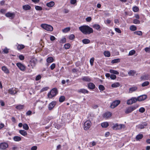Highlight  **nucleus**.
I'll use <instances>...</instances> for the list:
<instances>
[{"label":"nucleus","instance_id":"6e6552de","mask_svg":"<svg viewBox=\"0 0 150 150\" xmlns=\"http://www.w3.org/2000/svg\"><path fill=\"white\" fill-rule=\"evenodd\" d=\"M16 64L19 69L21 71H24L25 70V67L22 64L18 62Z\"/></svg>","mask_w":150,"mask_h":150},{"label":"nucleus","instance_id":"f257e3e1","mask_svg":"<svg viewBox=\"0 0 150 150\" xmlns=\"http://www.w3.org/2000/svg\"><path fill=\"white\" fill-rule=\"evenodd\" d=\"M79 30L84 34H90L93 33V29L88 25H83L79 27Z\"/></svg>","mask_w":150,"mask_h":150},{"label":"nucleus","instance_id":"f3484780","mask_svg":"<svg viewBox=\"0 0 150 150\" xmlns=\"http://www.w3.org/2000/svg\"><path fill=\"white\" fill-rule=\"evenodd\" d=\"M111 116V113L110 112H107L105 113L103 117L104 118H108L110 117Z\"/></svg>","mask_w":150,"mask_h":150},{"label":"nucleus","instance_id":"2f4dec72","mask_svg":"<svg viewBox=\"0 0 150 150\" xmlns=\"http://www.w3.org/2000/svg\"><path fill=\"white\" fill-rule=\"evenodd\" d=\"M110 72L111 73L116 75H118L119 74V72L118 71L112 69L110 70Z\"/></svg>","mask_w":150,"mask_h":150},{"label":"nucleus","instance_id":"cd10ccee","mask_svg":"<svg viewBox=\"0 0 150 150\" xmlns=\"http://www.w3.org/2000/svg\"><path fill=\"white\" fill-rule=\"evenodd\" d=\"M120 86V84L119 82H115L113 83L111 85V86L113 88H117L118 87Z\"/></svg>","mask_w":150,"mask_h":150},{"label":"nucleus","instance_id":"864d4df0","mask_svg":"<svg viewBox=\"0 0 150 150\" xmlns=\"http://www.w3.org/2000/svg\"><path fill=\"white\" fill-rule=\"evenodd\" d=\"M49 88L48 87H46L42 88L40 90V92H43L48 90Z\"/></svg>","mask_w":150,"mask_h":150},{"label":"nucleus","instance_id":"0eeeda50","mask_svg":"<svg viewBox=\"0 0 150 150\" xmlns=\"http://www.w3.org/2000/svg\"><path fill=\"white\" fill-rule=\"evenodd\" d=\"M120 103V100H117L114 101L110 105V108H114L117 106Z\"/></svg>","mask_w":150,"mask_h":150},{"label":"nucleus","instance_id":"0e129e2a","mask_svg":"<svg viewBox=\"0 0 150 150\" xmlns=\"http://www.w3.org/2000/svg\"><path fill=\"white\" fill-rule=\"evenodd\" d=\"M41 78V76L40 75H39L36 76L35 78V80L36 81H38Z\"/></svg>","mask_w":150,"mask_h":150},{"label":"nucleus","instance_id":"774afa93","mask_svg":"<svg viewBox=\"0 0 150 150\" xmlns=\"http://www.w3.org/2000/svg\"><path fill=\"white\" fill-rule=\"evenodd\" d=\"M37 149V147L36 146H33L31 148V150H36Z\"/></svg>","mask_w":150,"mask_h":150},{"label":"nucleus","instance_id":"2eb2a0df","mask_svg":"<svg viewBox=\"0 0 150 150\" xmlns=\"http://www.w3.org/2000/svg\"><path fill=\"white\" fill-rule=\"evenodd\" d=\"M31 66L33 68L34 67L37 62V60L36 59H31L30 62Z\"/></svg>","mask_w":150,"mask_h":150},{"label":"nucleus","instance_id":"58836bf2","mask_svg":"<svg viewBox=\"0 0 150 150\" xmlns=\"http://www.w3.org/2000/svg\"><path fill=\"white\" fill-rule=\"evenodd\" d=\"M149 84V83L148 81H146L142 84V87H144L148 85Z\"/></svg>","mask_w":150,"mask_h":150},{"label":"nucleus","instance_id":"4be33fe9","mask_svg":"<svg viewBox=\"0 0 150 150\" xmlns=\"http://www.w3.org/2000/svg\"><path fill=\"white\" fill-rule=\"evenodd\" d=\"M142 80H148L149 79L148 76L147 75H144L142 76L140 78Z\"/></svg>","mask_w":150,"mask_h":150},{"label":"nucleus","instance_id":"c9c22d12","mask_svg":"<svg viewBox=\"0 0 150 150\" xmlns=\"http://www.w3.org/2000/svg\"><path fill=\"white\" fill-rule=\"evenodd\" d=\"M24 47V45H18L17 46V49L19 50H21L23 49Z\"/></svg>","mask_w":150,"mask_h":150},{"label":"nucleus","instance_id":"8fccbe9b","mask_svg":"<svg viewBox=\"0 0 150 150\" xmlns=\"http://www.w3.org/2000/svg\"><path fill=\"white\" fill-rule=\"evenodd\" d=\"M134 33V34L138 35H142V34L141 31H136Z\"/></svg>","mask_w":150,"mask_h":150},{"label":"nucleus","instance_id":"a211bd4d","mask_svg":"<svg viewBox=\"0 0 150 150\" xmlns=\"http://www.w3.org/2000/svg\"><path fill=\"white\" fill-rule=\"evenodd\" d=\"M137 89V87L136 86H133L130 88L129 89V92L132 93V92L136 91Z\"/></svg>","mask_w":150,"mask_h":150},{"label":"nucleus","instance_id":"f8f14e48","mask_svg":"<svg viewBox=\"0 0 150 150\" xmlns=\"http://www.w3.org/2000/svg\"><path fill=\"white\" fill-rule=\"evenodd\" d=\"M147 98V96L146 95H142L138 96L137 98V100L138 101H141L144 100Z\"/></svg>","mask_w":150,"mask_h":150},{"label":"nucleus","instance_id":"69168bd1","mask_svg":"<svg viewBox=\"0 0 150 150\" xmlns=\"http://www.w3.org/2000/svg\"><path fill=\"white\" fill-rule=\"evenodd\" d=\"M19 58L21 60H23L24 59V57L22 55H19Z\"/></svg>","mask_w":150,"mask_h":150},{"label":"nucleus","instance_id":"20e7f679","mask_svg":"<svg viewBox=\"0 0 150 150\" xmlns=\"http://www.w3.org/2000/svg\"><path fill=\"white\" fill-rule=\"evenodd\" d=\"M113 126L112 127V129L115 130H118L121 129L122 128L124 129L125 128V126L124 124H118L117 123L113 124Z\"/></svg>","mask_w":150,"mask_h":150},{"label":"nucleus","instance_id":"473e14b6","mask_svg":"<svg viewBox=\"0 0 150 150\" xmlns=\"http://www.w3.org/2000/svg\"><path fill=\"white\" fill-rule=\"evenodd\" d=\"M53 58L52 57H48L47 59V62L48 63H52L53 61Z\"/></svg>","mask_w":150,"mask_h":150},{"label":"nucleus","instance_id":"6ab92c4d","mask_svg":"<svg viewBox=\"0 0 150 150\" xmlns=\"http://www.w3.org/2000/svg\"><path fill=\"white\" fill-rule=\"evenodd\" d=\"M88 87L91 89H93L95 88V86L94 83H90L88 84Z\"/></svg>","mask_w":150,"mask_h":150},{"label":"nucleus","instance_id":"a18cd8bd","mask_svg":"<svg viewBox=\"0 0 150 150\" xmlns=\"http://www.w3.org/2000/svg\"><path fill=\"white\" fill-rule=\"evenodd\" d=\"M65 100V97L64 96H61L59 98V101L60 102H63Z\"/></svg>","mask_w":150,"mask_h":150},{"label":"nucleus","instance_id":"423d86ee","mask_svg":"<svg viewBox=\"0 0 150 150\" xmlns=\"http://www.w3.org/2000/svg\"><path fill=\"white\" fill-rule=\"evenodd\" d=\"M91 126V122L90 121L88 120L85 122L84 124V129L85 130H88Z\"/></svg>","mask_w":150,"mask_h":150},{"label":"nucleus","instance_id":"bb28decb","mask_svg":"<svg viewBox=\"0 0 150 150\" xmlns=\"http://www.w3.org/2000/svg\"><path fill=\"white\" fill-rule=\"evenodd\" d=\"M19 132L22 135L24 136L27 135V133L26 132V131L24 130H20L19 131Z\"/></svg>","mask_w":150,"mask_h":150},{"label":"nucleus","instance_id":"4d7b16f0","mask_svg":"<svg viewBox=\"0 0 150 150\" xmlns=\"http://www.w3.org/2000/svg\"><path fill=\"white\" fill-rule=\"evenodd\" d=\"M133 22L134 24H138L140 23V21L138 20L134 19L133 20Z\"/></svg>","mask_w":150,"mask_h":150},{"label":"nucleus","instance_id":"4c0bfd02","mask_svg":"<svg viewBox=\"0 0 150 150\" xmlns=\"http://www.w3.org/2000/svg\"><path fill=\"white\" fill-rule=\"evenodd\" d=\"M93 27L96 30H98L100 28V26L98 24H95L93 25Z\"/></svg>","mask_w":150,"mask_h":150},{"label":"nucleus","instance_id":"f704fd0d","mask_svg":"<svg viewBox=\"0 0 150 150\" xmlns=\"http://www.w3.org/2000/svg\"><path fill=\"white\" fill-rule=\"evenodd\" d=\"M143 137V135L142 134H139L136 137V139L137 140L142 139Z\"/></svg>","mask_w":150,"mask_h":150},{"label":"nucleus","instance_id":"7c9ffc66","mask_svg":"<svg viewBox=\"0 0 150 150\" xmlns=\"http://www.w3.org/2000/svg\"><path fill=\"white\" fill-rule=\"evenodd\" d=\"M82 42L84 44H87L90 43V41L88 39H85L82 40Z\"/></svg>","mask_w":150,"mask_h":150},{"label":"nucleus","instance_id":"39448f33","mask_svg":"<svg viewBox=\"0 0 150 150\" xmlns=\"http://www.w3.org/2000/svg\"><path fill=\"white\" fill-rule=\"evenodd\" d=\"M41 27L48 31H52L53 30V28L52 26L47 24H42L41 25Z\"/></svg>","mask_w":150,"mask_h":150},{"label":"nucleus","instance_id":"ddd939ff","mask_svg":"<svg viewBox=\"0 0 150 150\" xmlns=\"http://www.w3.org/2000/svg\"><path fill=\"white\" fill-rule=\"evenodd\" d=\"M147 125V124L145 122H143L142 124L138 125L137 126V127L139 129H142L144 128Z\"/></svg>","mask_w":150,"mask_h":150},{"label":"nucleus","instance_id":"de8ad7c7","mask_svg":"<svg viewBox=\"0 0 150 150\" xmlns=\"http://www.w3.org/2000/svg\"><path fill=\"white\" fill-rule=\"evenodd\" d=\"M133 11L134 12H137L139 11V8L136 6L133 7L132 8Z\"/></svg>","mask_w":150,"mask_h":150},{"label":"nucleus","instance_id":"e2e57ef3","mask_svg":"<svg viewBox=\"0 0 150 150\" xmlns=\"http://www.w3.org/2000/svg\"><path fill=\"white\" fill-rule=\"evenodd\" d=\"M3 51L4 53L7 54L8 52V49L6 47L3 50Z\"/></svg>","mask_w":150,"mask_h":150},{"label":"nucleus","instance_id":"49530a36","mask_svg":"<svg viewBox=\"0 0 150 150\" xmlns=\"http://www.w3.org/2000/svg\"><path fill=\"white\" fill-rule=\"evenodd\" d=\"M23 128L25 130H28L29 129V127L26 124H24L23 125Z\"/></svg>","mask_w":150,"mask_h":150},{"label":"nucleus","instance_id":"13d9d810","mask_svg":"<svg viewBox=\"0 0 150 150\" xmlns=\"http://www.w3.org/2000/svg\"><path fill=\"white\" fill-rule=\"evenodd\" d=\"M94 59L93 57H92L91 58L90 60V62L91 64V66H92L93 65V63L94 62Z\"/></svg>","mask_w":150,"mask_h":150},{"label":"nucleus","instance_id":"9b49d317","mask_svg":"<svg viewBox=\"0 0 150 150\" xmlns=\"http://www.w3.org/2000/svg\"><path fill=\"white\" fill-rule=\"evenodd\" d=\"M8 92L10 94L13 95L17 93V91L15 88H13L9 89Z\"/></svg>","mask_w":150,"mask_h":150},{"label":"nucleus","instance_id":"6e6d98bb","mask_svg":"<svg viewBox=\"0 0 150 150\" xmlns=\"http://www.w3.org/2000/svg\"><path fill=\"white\" fill-rule=\"evenodd\" d=\"M66 42V39L65 38H62L59 41L61 43H65Z\"/></svg>","mask_w":150,"mask_h":150},{"label":"nucleus","instance_id":"dca6fc26","mask_svg":"<svg viewBox=\"0 0 150 150\" xmlns=\"http://www.w3.org/2000/svg\"><path fill=\"white\" fill-rule=\"evenodd\" d=\"M44 103V102H43L42 101L38 103V108L40 110L42 109L45 106Z\"/></svg>","mask_w":150,"mask_h":150},{"label":"nucleus","instance_id":"ea45409f","mask_svg":"<svg viewBox=\"0 0 150 150\" xmlns=\"http://www.w3.org/2000/svg\"><path fill=\"white\" fill-rule=\"evenodd\" d=\"M130 29L132 31H135L137 30V28L135 26L132 25L130 26Z\"/></svg>","mask_w":150,"mask_h":150},{"label":"nucleus","instance_id":"72a5a7b5","mask_svg":"<svg viewBox=\"0 0 150 150\" xmlns=\"http://www.w3.org/2000/svg\"><path fill=\"white\" fill-rule=\"evenodd\" d=\"M120 59H117L112 60L111 61V63L112 64H114L120 62Z\"/></svg>","mask_w":150,"mask_h":150},{"label":"nucleus","instance_id":"1a4fd4ad","mask_svg":"<svg viewBox=\"0 0 150 150\" xmlns=\"http://www.w3.org/2000/svg\"><path fill=\"white\" fill-rule=\"evenodd\" d=\"M56 105V102L55 101H53L50 103L48 106V109L49 110H52L55 105Z\"/></svg>","mask_w":150,"mask_h":150},{"label":"nucleus","instance_id":"a19ab883","mask_svg":"<svg viewBox=\"0 0 150 150\" xmlns=\"http://www.w3.org/2000/svg\"><path fill=\"white\" fill-rule=\"evenodd\" d=\"M70 47V45L69 43H68L64 45V47L65 49H69Z\"/></svg>","mask_w":150,"mask_h":150},{"label":"nucleus","instance_id":"09e8293b","mask_svg":"<svg viewBox=\"0 0 150 150\" xmlns=\"http://www.w3.org/2000/svg\"><path fill=\"white\" fill-rule=\"evenodd\" d=\"M104 54L105 56L107 57H109L110 55V52L107 51H105L104 52Z\"/></svg>","mask_w":150,"mask_h":150},{"label":"nucleus","instance_id":"7ed1b4c3","mask_svg":"<svg viewBox=\"0 0 150 150\" xmlns=\"http://www.w3.org/2000/svg\"><path fill=\"white\" fill-rule=\"evenodd\" d=\"M138 106L139 105H137L129 107L126 109L125 111V112L127 114L135 110Z\"/></svg>","mask_w":150,"mask_h":150},{"label":"nucleus","instance_id":"37998d69","mask_svg":"<svg viewBox=\"0 0 150 150\" xmlns=\"http://www.w3.org/2000/svg\"><path fill=\"white\" fill-rule=\"evenodd\" d=\"M98 88L101 91H103L105 89L104 86L102 85H100L99 86Z\"/></svg>","mask_w":150,"mask_h":150},{"label":"nucleus","instance_id":"b1692460","mask_svg":"<svg viewBox=\"0 0 150 150\" xmlns=\"http://www.w3.org/2000/svg\"><path fill=\"white\" fill-rule=\"evenodd\" d=\"M23 8L25 10H30L31 9V7L29 5H26L23 6Z\"/></svg>","mask_w":150,"mask_h":150},{"label":"nucleus","instance_id":"680f3d73","mask_svg":"<svg viewBox=\"0 0 150 150\" xmlns=\"http://www.w3.org/2000/svg\"><path fill=\"white\" fill-rule=\"evenodd\" d=\"M55 64L54 63H53L50 65V69L51 70H53L55 68Z\"/></svg>","mask_w":150,"mask_h":150},{"label":"nucleus","instance_id":"e433bc0d","mask_svg":"<svg viewBox=\"0 0 150 150\" xmlns=\"http://www.w3.org/2000/svg\"><path fill=\"white\" fill-rule=\"evenodd\" d=\"M24 105H19L16 106V108L18 110L22 109L24 108Z\"/></svg>","mask_w":150,"mask_h":150},{"label":"nucleus","instance_id":"bf43d9fd","mask_svg":"<svg viewBox=\"0 0 150 150\" xmlns=\"http://www.w3.org/2000/svg\"><path fill=\"white\" fill-rule=\"evenodd\" d=\"M110 78L112 79H115L116 78V76L114 74H111L110 76Z\"/></svg>","mask_w":150,"mask_h":150},{"label":"nucleus","instance_id":"c85d7f7f","mask_svg":"<svg viewBox=\"0 0 150 150\" xmlns=\"http://www.w3.org/2000/svg\"><path fill=\"white\" fill-rule=\"evenodd\" d=\"M78 92L84 94H85V93H87L88 92V91L84 89H81L78 91Z\"/></svg>","mask_w":150,"mask_h":150},{"label":"nucleus","instance_id":"c03bdc74","mask_svg":"<svg viewBox=\"0 0 150 150\" xmlns=\"http://www.w3.org/2000/svg\"><path fill=\"white\" fill-rule=\"evenodd\" d=\"M132 102V104L135 103L136 101L137 100V98H136L135 97H133L131 99Z\"/></svg>","mask_w":150,"mask_h":150},{"label":"nucleus","instance_id":"3c124183","mask_svg":"<svg viewBox=\"0 0 150 150\" xmlns=\"http://www.w3.org/2000/svg\"><path fill=\"white\" fill-rule=\"evenodd\" d=\"M139 110L141 113H143L145 111V109L143 107H141L139 109Z\"/></svg>","mask_w":150,"mask_h":150},{"label":"nucleus","instance_id":"412c9836","mask_svg":"<svg viewBox=\"0 0 150 150\" xmlns=\"http://www.w3.org/2000/svg\"><path fill=\"white\" fill-rule=\"evenodd\" d=\"M2 70L6 74H9V73L8 69L5 66H3L2 67Z\"/></svg>","mask_w":150,"mask_h":150},{"label":"nucleus","instance_id":"9d476101","mask_svg":"<svg viewBox=\"0 0 150 150\" xmlns=\"http://www.w3.org/2000/svg\"><path fill=\"white\" fill-rule=\"evenodd\" d=\"M8 146V145L6 143H2L0 144V149L3 150L6 149Z\"/></svg>","mask_w":150,"mask_h":150},{"label":"nucleus","instance_id":"aec40b11","mask_svg":"<svg viewBox=\"0 0 150 150\" xmlns=\"http://www.w3.org/2000/svg\"><path fill=\"white\" fill-rule=\"evenodd\" d=\"M5 15L7 17L11 18H13L14 16V14L13 13L9 12L6 13Z\"/></svg>","mask_w":150,"mask_h":150},{"label":"nucleus","instance_id":"5701e85b","mask_svg":"<svg viewBox=\"0 0 150 150\" xmlns=\"http://www.w3.org/2000/svg\"><path fill=\"white\" fill-rule=\"evenodd\" d=\"M136 73V71L134 70H130L128 72L129 76H134Z\"/></svg>","mask_w":150,"mask_h":150},{"label":"nucleus","instance_id":"338daca9","mask_svg":"<svg viewBox=\"0 0 150 150\" xmlns=\"http://www.w3.org/2000/svg\"><path fill=\"white\" fill-rule=\"evenodd\" d=\"M32 114V112L30 110H28L26 113V115H30Z\"/></svg>","mask_w":150,"mask_h":150},{"label":"nucleus","instance_id":"393cba45","mask_svg":"<svg viewBox=\"0 0 150 150\" xmlns=\"http://www.w3.org/2000/svg\"><path fill=\"white\" fill-rule=\"evenodd\" d=\"M101 125L103 128H106L109 126V124L108 122H105L102 123Z\"/></svg>","mask_w":150,"mask_h":150},{"label":"nucleus","instance_id":"c756f323","mask_svg":"<svg viewBox=\"0 0 150 150\" xmlns=\"http://www.w3.org/2000/svg\"><path fill=\"white\" fill-rule=\"evenodd\" d=\"M14 140L16 142L19 141L21 140V138L19 136H15L13 138Z\"/></svg>","mask_w":150,"mask_h":150},{"label":"nucleus","instance_id":"f03ea898","mask_svg":"<svg viewBox=\"0 0 150 150\" xmlns=\"http://www.w3.org/2000/svg\"><path fill=\"white\" fill-rule=\"evenodd\" d=\"M57 93L58 91L57 89L54 88L48 93L47 96L49 98H52V97L55 96Z\"/></svg>","mask_w":150,"mask_h":150},{"label":"nucleus","instance_id":"603ef678","mask_svg":"<svg viewBox=\"0 0 150 150\" xmlns=\"http://www.w3.org/2000/svg\"><path fill=\"white\" fill-rule=\"evenodd\" d=\"M70 30L69 28H66L62 30V31L64 33H66L69 31Z\"/></svg>","mask_w":150,"mask_h":150},{"label":"nucleus","instance_id":"5fc2aeb1","mask_svg":"<svg viewBox=\"0 0 150 150\" xmlns=\"http://www.w3.org/2000/svg\"><path fill=\"white\" fill-rule=\"evenodd\" d=\"M35 9L38 11H41L42 9V8L41 6H35Z\"/></svg>","mask_w":150,"mask_h":150},{"label":"nucleus","instance_id":"052dcab7","mask_svg":"<svg viewBox=\"0 0 150 150\" xmlns=\"http://www.w3.org/2000/svg\"><path fill=\"white\" fill-rule=\"evenodd\" d=\"M75 38V36L73 34L71 35L69 37V39L70 40H72Z\"/></svg>","mask_w":150,"mask_h":150},{"label":"nucleus","instance_id":"a878e982","mask_svg":"<svg viewBox=\"0 0 150 150\" xmlns=\"http://www.w3.org/2000/svg\"><path fill=\"white\" fill-rule=\"evenodd\" d=\"M54 5V3L53 1H50L46 5L49 7H53Z\"/></svg>","mask_w":150,"mask_h":150},{"label":"nucleus","instance_id":"79ce46f5","mask_svg":"<svg viewBox=\"0 0 150 150\" xmlns=\"http://www.w3.org/2000/svg\"><path fill=\"white\" fill-rule=\"evenodd\" d=\"M136 52L134 50H132L129 51L128 55L129 56H131L134 54Z\"/></svg>","mask_w":150,"mask_h":150},{"label":"nucleus","instance_id":"4468645a","mask_svg":"<svg viewBox=\"0 0 150 150\" xmlns=\"http://www.w3.org/2000/svg\"><path fill=\"white\" fill-rule=\"evenodd\" d=\"M82 80L86 82H90L91 81V78L88 76H83L82 78Z\"/></svg>","mask_w":150,"mask_h":150}]
</instances>
